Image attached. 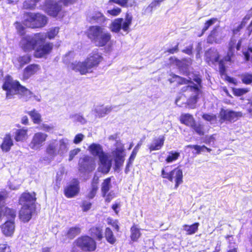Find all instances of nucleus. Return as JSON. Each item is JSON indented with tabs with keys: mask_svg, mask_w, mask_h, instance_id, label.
I'll return each mask as SVG.
<instances>
[{
	"mask_svg": "<svg viewBox=\"0 0 252 252\" xmlns=\"http://www.w3.org/2000/svg\"><path fill=\"white\" fill-rule=\"evenodd\" d=\"M36 210L33 205H24L20 208L18 216L20 220L24 223L29 222L32 219Z\"/></svg>",
	"mask_w": 252,
	"mask_h": 252,
	"instance_id": "nucleus-10",
	"label": "nucleus"
},
{
	"mask_svg": "<svg viewBox=\"0 0 252 252\" xmlns=\"http://www.w3.org/2000/svg\"><path fill=\"white\" fill-rule=\"evenodd\" d=\"M59 31V28L54 27L50 29L46 33L44 34L46 35V38L48 37L49 39H52L54 38V37L58 34Z\"/></svg>",
	"mask_w": 252,
	"mask_h": 252,
	"instance_id": "nucleus-47",
	"label": "nucleus"
},
{
	"mask_svg": "<svg viewBox=\"0 0 252 252\" xmlns=\"http://www.w3.org/2000/svg\"><path fill=\"white\" fill-rule=\"evenodd\" d=\"M39 0H31V2L30 3H28V1H25L23 4V6L25 8H30L32 9L35 6V3L38 2Z\"/></svg>",
	"mask_w": 252,
	"mask_h": 252,
	"instance_id": "nucleus-58",
	"label": "nucleus"
},
{
	"mask_svg": "<svg viewBox=\"0 0 252 252\" xmlns=\"http://www.w3.org/2000/svg\"><path fill=\"white\" fill-rule=\"evenodd\" d=\"M249 92V90L245 88L233 89V92L234 94L237 96H241Z\"/></svg>",
	"mask_w": 252,
	"mask_h": 252,
	"instance_id": "nucleus-53",
	"label": "nucleus"
},
{
	"mask_svg": "<svg viewBox=\"0 0 252 252\" xmlns=\"http://www.w3.org/2000/svg\"><path fill=\"white\" fill-rule=\"evenodd\" d=\"M80 183L76 178H74L71 182L64 188L63 193L68 198H73L77 196L80 192Z\"/></svg>",
	"mask_w": 252,
	"mask_h": 252,
	"instance_id": "nucleus-11",
	"label": "nucleus"
},
{
	"mask_svg": "<svg viewBox=\"0 0 252 252\" xmlns=\"http://www.w3.org/2000/svg\"><path fill=\"white\" fill-rule=\"evenodd\" d=\"M2 88L6 91L7 99H12L18 94L26 101L31 100L32 92L21 85L18 81L14 80L9 75L5 77Z\"/></svg>",
	"mask_w": 252,
	"mask_h": 252,
	"instance_id": "nucleus-1",
	"label": "nucleus"
},
{
	"mask_svg": "<svg viewBox=\"0 0 252 252\" xmlns=\"http://www.w3.org/2000/svg\"><path fill=\"white\" fill-rule=\"evenodd\" d=\"M3 234L6 237L13 235L15 230L14 221L6 220L0 226Z\"/></svg>",
	"mask_w": 252,
	"mask_h": 252,
	"instance_id": "nucleus-23",
	"label": "nucleus"
},
{
	"mask_svg": "<svg viewBox=\"0 0 252 252\" xmlns=\"http://www.w3.org/2000/svg\"><path fill=\"white\" fill-rule=\"evenodd\" d=\"M111 177L104 179L101 184V191L102 196H105L111 188Z\"/></svg>",
	"mask_w": 252,
	"mask_h": 252,
	"instance_id": "nucleus-40",
	"label": "nucleus"
},
{
	"mask_svg": "<svg viewBox=\"0 0 252 252\" xmlns=\"http://www.w3.org/2000/svg\"><path fill=\"white\" fill-rule=\"evenodd\" d=\"M138 150L136 149V147L134 148V149L132 150L130 156L127 160L126 168H125V173H127L129 171V167L132 165L133 160H134L137 153Z\"/></svg>",
	"mask_w": 252,
	"mask_h": 252,
	"instance_id": "nucleus-44",
	"label": "nucleus"
},
{
	"mask_svg": "<svg viewBox=\"0 0 252 252\" xmlns=\"http://www.w3.org/2000/svg\"><path fill=\"white\" fill-rule=\"evenodd\" d=\"M180 121L182 124L187 126H195L194 119L192 115L189 114H182L180 117Z\"/></svg>",
	"mask_w": 252,
	"mask_h": 252,
	"instance_id": "nucleus-31",
	"label": "nucleus"
},
{
	"mask_svg": "<svg viewBox=\"0 0 252 252\" xmlns=\"http://www.w3.org/2000/svg\"><path fill=\"white\" fill-rule=\"evenodd\" d=\"M244 55L246 61L252 62V48H249L247 51L244 52Z\"/></svg>",
	"mask_w": 252,
	"mask_h": 252,
	"instance_id": "nucleus-57",
	"label": "nucleus"
},
{
	"mask_svg": "<svg viewBox=\"0 0 252 252\" xmlns=\"http://www.w3.org/2000/svg\"><path fill=\"white\" fill-rule=\"evenodd\" d=\"M48 137L47 134L42 132L35 133L30 143V147L33 150H38L43 145Z\"/></svg>",
	"mask_w": 252,
	"mask_h": 252,
	"instance_id": "nucleus-13",
	"label": "nucleus"
},
{
	"mask_svg": "<svg viewBox=\"0 0 252 252\" xmlns=\"http://www.w3.org/2000/svg\"><path fill=\"white\" fill-rule=\"evenodd\" d=\"M40 69L39 65L32 64L28 65L26 67L23 73V78L24 79H28L32 75L37 73Z\"/></svg>",
	"mask_w": 252,
	"mask_h": 252,
	"instance_id": "nucleus-28",
	"label": "nucleus"
},
{
	"mask_svg": "<svg viewBox=\"0 0 252 252\" xmlns=\"http://www.w3.org/2000/svg\"><path fill=\"white\" fill-rule=\"evenodd\" d=\"M206 61L208 63H213L219 60V54L215 49H211L205 53Z\"/></svg>",
	"mask_w": 252,
	"mask_h": 252,
	"instance_id": "nucleus-34",
	"label": "nucleus"
},
{
	"mask_svg": "<svg viewBox=\"0 0 252 252\" xmlns=\"http://www.w3.org/2000/svg\"><path fill=\"white\" fill-rule=\"evenodd\" d=\"M183 91L186 93L187 95H190L188 100V104L189 107L190 108H194L199 93L198 87L196 85H189L184 87Z\"/></svg>",
	"mask_w": 252,
	"mask_h": 252,
	"instance_id": "nucleus-8",
	"label": "nucleus"
},
{
	"mask_svg": "<svg viewBox=\"0 0 252 252\" xmlns=\"http://www.w3.org/2000/svg\"><path fill=\"white\" fill-rule=\"evenodd\" d=\"M16 217V210L4 205H0V220L5 217L8 220L14 221Z\"/></svg>",
	"mask_w": 252,
	"mask_h": 252,
	"instance_id": "nucleus-19",
	"label": "nucleus"
},
{
	"mask_svg": "<svg viewBox=\"0 0 252 252\" xmlns=\"http://www.w3.org/2000/svg\"><path fill=\"white\" fill-rule=\"evenodd\" d=\"M92 205V203L84 200L82 202L81 207L83 212H87L91 208Z\"/></svg>",
	"mask_w": 252,
	"mask_h": 252,
	"instance_id": "nucleus-56",
	"label": "nucleus"
},
{
	"mask_svg": "<svg viewBox=\"0 0 252 252\" xmlns=\"http://www.w3.org/2000/svg\"><path fill=\"white\" fill-rule=\"evenodd\" d=\"M76 0H47L44 6V10L49 15L53 17L57 15L61 10V2L64 4L73 3Z\"/></svg>",
	"mask_w": 252,
	"mask_h": 252,
	"instance_id": "nucleus-7",
	"label": "nucleus"
},
{
	"mask_svg": "<svg viewBox=\"0 0 252 252\" xmlns=\"http://www.w3.org/2000/svg\"><path fill=\"white\" fill-rule=\"evenodd\" d=\"M236 40L232 38L229 43V50L227 55L219 63L220 72L221 74L225 72L226 64L230 62L231 57L233 55Z\"/></svg>",
	"mask_w": 252,
	"mask_h": 252,
	"instance_id": "nucleus-12",
	"label": "nucleus"
},
{
	"mask_svg": "<svg viewBox=\"0 0 252 252\" xmlns=\"http://www.w3.org/2000/svg\"><path fill=\"white\" fill-rule=\"evenodd\" d=\"M165 136L160 135L154 137L152 142L148 146L150 152L160 150L164 145Z\"/></svg>",
	"mask_w": 252,
	"mask_h": 252,
	"instance_id": "nucleus-22",
	"label": "nucleus"
},
{
	"mask_svg": "<svg viewBox=\"0 0 252 252\" xmlns=\"http://www.w3.org/2000/svg\"><path fill=\"white\" fill-rule=\"evenodd\" d=\"M107 222L108 225H111L117 232L120 231V226L119 225L118 220H113L111 218L107 219Z\"/></svg>",
	"mask_w": 252,
	"mask_h": 252,
	"instance_id": "nucleus-48",
	"label": "nucleus"
},
{
	"mask_svg": "<svg viewBox=\"0 0 252 252\" xmlns=\"http://www.w3.org/2000/svg\"><path fill=\"white\" fill-rule=\"evenodd\" d=\"M167 166L162 168L161 171V176L163 179H166L171 182H174V189H177L180 185L183 182V173L181 169L176 167L169 172H167L165 169Z\"/></svg>",
	"mask_w": 252,
	"mask_h": 252,
	"instance_id": "nucleus-5",
	"label": "nucleus"
},
{
	"mask_svg": "<svg viewBox=\"0 0 252 252\" xmlns=\"http://www.w3.org/2000/svg\"><path fill=\"white\" fill-rule=\"evenodd\" d=\"M223 37L224 36L222 34V32L215 28L211 32V33L208 36L207 41L211 43H219L222 40Z\"/></svg>",
	"mask_w": 252,
	"mask_h": 252,
	"instance_id": "nucleus-26",
	"label": "nucleus"
},
{
	"mask_svg": "<svg viewBox=\"0 0 252 252\" xmlns=\"http://www.w3.org/2000/svg\"><path fill=\"white\" fill-rule=\"evenodd\" d=\"M80 151L79 149H74L70 151L69 153V160L71 161L73 159L74 157L78 154V153Z\"/></svg>",
	"mask_w": 252,
	"mask_h": 252,
	"instance_id": "nucleus-64",
	"label": "nucleus"
},
{
	"mask_svg": "<svg viewBox=\"0 0 252 252\" xmlns=\"http://www.w3.org/2000/svg\"><path fill=\"white\" fill-rule=\"evenodd\" d=\"M199 226V222H194L191 225L184 224L183 227L184 230L186 232V234L191 235L198 231Z\"/></svg>",
	"mask_w": 252,
	"mask_h": 252,
	"instance_id": "nucleus-39",
	"label": "nucleus"
},
{
	"mask_svg": "<svg viewBox=\"0 0 252 252\" xmlns=\"http://www.w3.org/2000/svg\"><path fill=\"white\" fill-rule=\"evenodd\" d=\"M27 113L30 116L34 124L39 125L42 122L40 114L35 109L28 111Z\"/></svg>",
	"mask_w": 252,
	"mask_h": 252,
	"instance_id": "nucleus-41",
	"label": "nucleus"
},
{
	"mask_svg": "<svg viewBox=\"0 0 252 252\" xmlns=\"http://www.w3.org/2000/svg\"><path fill=\"white\" fill-rule=\"evenodd\" d=\"M42 34L45 36L44 39L39 44L36 45L34 49V56L36 58H42L49 54L53 49V44L51 43H45L46 35L44 33Z\"/></svg>",
	"mask_w": 252,
	"mask_h": 252,
	"instance_id": "nucleus-9",
	"label": "nucleus"
},
{
	"mask_svg": "<svg viewBox=\"0 0 252 252\" xmlns=\"http://www.w3.org/2000/svg\"><path fill=\"white\" fill-rule=\"evenodd\" d=\"M84 136L81 133L77 134L74 137L73 142L75 144H78L82 141Z\"/></svg>",
	"mask_w": 252,
	"mask_h": 252,
	"instance_id": "nucleus-63",
	"label": "nucleus"
},
{
	"mask_svg": "<svg viewBox=\"0 0 252 252\" xmlns=\"http://www.w3.org/2000/svg\"><path fill=\"white\" fill-rule=\"evenodd\" d=\"M13 145V142L11 135L9 134L5 135L3 139L0 147L3 152H8Z\"/></svg>",
	"mask_w": 252,
	"mask_h": 252,
	"instance_id": "nucleus-29",
	"label": "nucleus"
},
{
	"mask_svg": "<svg viewBox=\"0 0 252 252\" xmlns=\"http://www.w3.org/2000/svg\"><path fill=\"white\" fill-rule=\"evenodd\" d=\"M130 238L131 240L134 242H137L138 239L141 236L140 229L137 227V225L133 224L130 228Z\"/></svg>",
	"mask_w": 252,
	"mask_h": 252,
	"instance_id": "nucleus-37",
	"label": "nucleus"
},
{
	"mask_svg": "<svg viewBox=\"0 0 252 252\" xmlns=\"http://www.w3.org/2000/svg\"><path fill=\"white\" fill-rule=\"evenodd\" d=\"M24 24L29 28H42L47 24L46 16L39 13H27L24 16Z\"/></svg>",
	"mask_w": 252,
	"mask_h": 252,
	"instance_id": "nucleus-3",
	"label": "nucleus"
},
{
	"mask_svg": "<svg viewBox=\"0 0 252 252\" xmlns=\"http://www.w3.org/2000/svg\"><path fill=\"white\" fill-rule=\"evenodd\" d=\"M27 137V130L23 128L17 129L15 132L14 139L18 141H22Z\"/></svg>",
	"mask_w": 252,
	"mask_h": 252,
	"instance_id": "nucleus-42",
	"label": "nucleus"
},
{
	"mask_svg": "<svg viewBox=\"0 0 252 252\" xmlns=\"http://www.w3.org/2000/svg\"><path fill=\"white\" fill-rule=\"evenodd\" d=\"M132 16L130 14L127 13L125 19L117 18L115 19L110 25V29L113 32H118L121 30L126 33L129 31V27L131 25Z\"/></svg>",
	"mask_w": 252,
	"mask_h": 252,
	"instance_id": "nucleus-6",
	"label": "nucleus"
},
{
	"mask_svg": "<svg viewBox=\"0 0 252 252\" xmlns=\"http://www.w3.org/2000/svg\"><path fill=\"white\" fill-rule=\"evenodd\" d=\"M79 165L80 169L92 171L95 169V159L93 157L86 155L80 159Z\"/></svg>",
	"mask_w": 252,
	"mask_h": 252,
	"instance_id": "nucleus-17",
	"label": "nucleus"
},
{
	"mask_svg": "<svg viewBox=\"0 0 252 252\" xmlns=\"http://www.w3.org/2000/svg\"><path fill=\"white\" fill-rule=\"evenodd\" d=\"M86 60L89 64L92 65L91 67L93 69L96 67L102 61V57L97 51H94L89 55Z\"/></svg>",
	"mask_w": 252,
	"mask_h": 252,
	"instance_id": "nucleus-25",
	"label": "nucleus"
},
{
	"mask_svg": "<svg viewBox=\"0 0 252 252\" xmlns=\"http://www.w3.org/2000/svg\"><path fill=\"white\" fill-rule=\"evenodd\" d=\"M81 232V229L78 226L70 227L65 233V236L68 239L72 240Z\"/></svg>",
	"mask_w": 252,
	"mask_h": 252,
	"instance_id": "nucleus-35",
	"label": "nucleus"
},
{
	"mask_svg": "<svg viewBox=\"0 0 252 252\" xmlns=\"http://www.w3.org/2000/svg\"><path fill=\"white\" fill-rule=\"evenodd\" d=\"M218 21L216 18H213L206 21L204 24V27L202 29L203 32H206L211 26L213 25Z\"/></svg>",
	"mask_w": 252,
	"mask_h": 252,
	"instance_id": "nucleus-49",
	"label": "nucleus"
},
{
	"mask_svg": "<svg viewBox=\"0 0 252 252\" xmlns=\"http://www.w3.org/2000/svg\"><path fill=\"white\" fill-rule=\"evenodd\" d=\"M187 75L188 76V79H185L178 75L174 74L173 75L172 78H169L168 80L171 83L177 82L179 84H187L188 82L191 81L192 80L196 82L198 85L200 84L201 80L199 76L191 73H188Z\"/></svg>",
	"mask_w": 252,
	"mask_h": 252,
	"instance_id": "nucleus-15",
	"label": "nucleus"
},
{
	"mask_svg": "<svg viewBox=\"0 0 252 252\" xmlns=\"http://www.w3.org/2000/svg\"><path fill=\"white\" fill-rule=\"evenodd\" d=\"M46 153L52 156H54L56 155V146L53 144H49L46 149Z\"/></svg>",
	"mask_w": 252,
	"mask_h": 252,
	"instance_id": "nucleus-51",
	"label": "nucleus"
},
{
	"mask_svg": "<svg viewBox=\"0 0 252 252\" xmlns=\"http://www.w3.org/2000/svg\"><path fill=\"white\" fill-rule=\"evenodd\" d=\"M88 37L93 39L96 44L100 47L106 45L108 51L112 50L113 42L111 34L104 28L99 26L91 27L88 31Z\"/></svg>",
	"mask_w": 252,
	"mask_h": 252,
	"instance_id": "nucleus-2",
	"label": "nucleus"
},
{
	"mask_svg": "<svg viewBox=\"0 0 252 252\" xmlns=\"http://www.w3.org/2000/svg\"><path fill=\"white\" fill-rule=\"evenodd\" d=\"M93 18L97 22H101L104 20V17L102 13L98 12L93 16Z\"/></svg>",
	"mask_w": 252,
	"mask_h": 252,
	"instance_id": "nucleus-61",
	"label": "nucleus"
},
{
	"mask_svg": "<svg viewBox=\"0 0 252 252\" xmlns=\"http://www.w3.org/2000/svg\"><path fill=\"white\" fill-rule=\"evenodd\" d=\"M129 0H109V2L115 3L122 7H126L128 6Z\"/></svg>",
	"mask_w": 252,
	"mask_h": 252,
	"instance_id": "nucleus-55",
	"label": "nucleus"
},
{
	"mask_svg": "<svg viewBox=\"0 0 252 252\" xmlns=\"http://www.w3.org/2000/svg\"><path fill=\"white\" fill-rule=\"evenodd\" d=\"M242 82L246 84L252 83V74L246 73L241 76Z\"/></svg>",
	"mask_w": 252,
	"mask_h": 252,
	"instance_id": "nucleus-50",
	"label": "nucleus"
},
{
	"mask_svg": "<svg viewBox=\"0 0 252 252\" xmlns=\"http://www.w3.org/2000/svg\"><path fill=\"white\" fill-rule=\"evenodd\" d=\"M90 153L94 157H99L104 152L101 146L98 144L93 143L89 147Z\"/></svg>",
	"mask_w": 252,
	"mask_h": 252,
	"instance_id": "nucleus-38",
	"label": "nucleus"
},
{
	"mask_svg": "<svg viewBox=\"0 0 252 252\" xmlns=\"http://www.w3.org/2000/svg\"><path fill=\"white\" fill-rule=\"evenodd\" d=\"M36 194L34 192L30 193L28 191L23 192L20 196L18 203L22 206L25 205H35L36 201Z\"/></svg>",
	"mask_w": 252,
	"mask_h": 252,
	"instance_id": "nucleus-18",
	"label": "nucleus"
},
{
	"mask_svg": "<svg viewBox=\"0 0 252 252\" xmlns=\"http://www.w3.org/2000/svg\"><path fill=\"white\" fill-rule=\"evenodd\" d=\"M252 17V8L248 11L247 14L243 18L240 24L244 27Z\"/></svg>",
	"mask_w": 252,
	"mask_h": 252,
	"instance_id": "nucleus-52",
	"label": "nucleus"
},
{
	"mask_svg": "<svg viewBox=\"0 0 252 252\" xmlns=\"http://www.w3.org/2000/svg\"><path fill=\"white\" fill-rule=\"evenodd\" d=\"M89 233L91 237L95 240L101 241L103 238V232L102 227L100 226H93L89 229Z\"/></svg>",
	"mask_w": 252,
	"mask_h": 252,
	"instance_id": "nucleus-30",
	"label": "nucleus"
},
{
	"mask_svg": "<svg viewBox=\"0 0 252 252\" xmlns=\"http://www.w3.org/2000/svg\"><path fill=\"white\" fill-rule=\"evenodd\" d=\"M104 237L106 241L111 245H114L117 242V239L113 231L109 227L105 229Z\"/></svg>",
	"mask_w": 252,
	"mask_h": 252,
	"instance_id": "nucleus-36",
	"label": "nucleus"
},
{
	"mask_svg": "<svg viewBox=\"0 0 252 252\" xmlns=\"http://www.w3.org/2000/svg\"><path fill=\"white\" fill-rule=\"evenodd\" d=\"M121 12V9L119 7L115 8L112 10H108L107 11V13L112 16H117Z\"/></svg>",
	"mask_w": 252,
	"mask_h": 252,
	"instance_id": "nucleus-62",
	"label": "nucleus"
},
{
	"mask_svg": "<svg viewBox=\"0 0 252 252\" xmlns=\"http://www.w3.org/2000/svg\"><path fill=\"white\" fill-rule=\"evenodd\" d=\"M116 107V106L96 105L94 107L92 110V113L96 117L102 118L110 113Z\"/></svg>",
	"mask_w": 252,
	"mask_h": 252,
	"instance_id": "nucleus-16",
	"label": "nucleus"
},
{
	"mask_svg": "<svg viewBox=\"0 0 252 252\" xmlns=\"http://www.w3.org/2000/svg\"><path fill=\"white\" fill-rule=\"evenodd\" d=\"M69 118L73 122L78 123L80 125H85L87 122L86 119L80 113L71 114Z\"/></svg>",
	"mask_w": 252,
	"mask_h": 252,
	"instance_id": "nucleus-43",
	"label": "nucleus"
},
{
	"mask_svg": "<svg viewBox=\"0 0 252 252\" xmlns=\"http://www.w3.org/2000/svg\"><path fill=\"white\" fill-rule=\"evenodd\" d=\"M186 148L194 149V151H192V153L195 155H199L202 152L205 151L208 153H210L212 151L211 149L204 145L201 146L198 145H188L186 146Z\"/></svg>",
	"mask_w": 252,
	"mask_h": 252,
	"instance_id": "nucleus-32",
	"label": "nucleus"
},
{
	"mask_svg": "<svg viewBox=\"0 0 252 252\" xmlns=\"http://www.w3.org/2000/svg\"><path fill=\"white\" fill-rule=\"evenodd\" d=\"M0 252H11L10 247L7 244H0Z\"/></svg>",
	"mask_w": 252,
	"mask_h": 252,
	"instance_id": "nucleus-59",
	"label": "nucleus"
},
{
	"mask_svg": "<svg viewBox=\"0 0 252 252\" xmlns=\"http://www.w3.org/2000/svg\"><path fill=\"white\" fill-rule=\"evenodd\" d=\"M31 60V56L29 55L17 56L13 59L14 66L18 68H21L24 65L28 63Z\"/></svg>",
	"mask_w": 252,
	"mask_h": 252,
	"instance_id": "nucleus-24",
	"label": "nucleus"
},
{
	"mask_svg": "<svg viewBox=\"0 0 252 252\" xmlns=\"http://www.w3.org/2000/svg\"><path fill=\"white\" fill-rule=\"evenodd\" d=\"M124 149L122 148H117L113 151L112 154L114 158L115 169L120 168L125 161Z\"/></svg>",
	"mask_w": 252,
	"mask_h": 252,
	"instance_id": "nucleus-20",
	"label": "nucleus"
},
{
	"mask_svg": "<svg viewBox=\"0 0 252 252\" xmlns=\"http://www.w3.org/2000/svg\"><path fill=\"white\" fill-rule=\"evenodd\" d=\"M91 65L86 60L84 62L72 63L68 65V67L84 75L92 71Z\"/></svg>",
	"mask_w": 252,
	"mask_h": 252,
	"instance_id": "nucleus-14",
	"label": "nucleus"
},
{
	"mask_svg": "<svg viewBox=\"0 0 252 252\" xmlns=\"http://www.w3.org/2000/svg\"><path fill=\"white\" fill-rule=\"evenodd\" d=\"M180 156V154L178 152L170 151L168 155L165 158V161L167 163H171L177 160Z\"/></svg>",
	"mask_w": 252,
	"mask_h": 252,
	"instance_id": "nucleus-45",
	"label": "nucleus"
},
{
	"mask_svg": "<svg viewBox=\"0 0 252 252\" xmlns=\"http://www.w3.org/2000/svg\"><path fill=\"white\" fill-rule=\"evenodd\" d=\"M220 116L223 120L235 121L239 116V113L229 110L221 109Z\"/></svg>",
	"mask_w": 252,
	"mask_h": 252,
	"instance_id": "nucleus-27",
	"label": "nucleus"
},
{
	"mask_svg": "<svg viewBox=\"0 0 252 252\" xmlns=\"http://www.w3.org/2000/svg\"><path fill=\"white\" fill-rule=\"evenodd\" d=\"M98 157L101 164L100 166L101 172L104 174H107L111 167V160L109 159L108 155L104 152Z\"/></svg>",
	"mask_w": 252,
	"mask_h": 252,
	"instance_id": "nucleus-21",
	"label": "nucleus"
},
{
	"mask_svg": "<svg viewBox=\"0 0 252 252\" xmlns=\"http://www.w3.org/2000/svg\"><path fill=\"white\" fill-rule=\"evenodd\" d=\"M217 134H213L210 136H206L203 140V142L207 145L214 144L217 138Z\"/></svg>",
	"mask_w": 252,
	"mask_h": 252,
	"instance_id": "nucleus-46",
	"label": "nucleus"
},
{
	"mask_svg": "<svg viewBox=\"0 0 252 252\" xmlns=\"http://www.w3.org/2000/svg\"><path fill=\"white\" fill-rule=\"evenodd\" d=\"M194 130L200 136L204 135L205 133H208L209 129L207 131L203 129V127H193Z\"/></svg>",
	"mask_w": 252,
	"mask_h": 252,
	"instance_id": "nucleus-60",
	"label": "nucleus"
},
{
	"mask_svg": "<svg viewBox=\"0 0 252 252\" xmlns=\"http://www.w3.org/2000/svg\"><path fill=\"white\" fill-rule=\"evenodd\" d=\"M42 33H37L33 35H26L20 41L21 48L26 52L34 50L36 45L39 44L44 39Z\"/></svg>",
	"mask_w": 252,
	"mask_h": 252,
	"instance_id": "nucleus-4",
	"label": "nucleus"
},
{
	"mask_svg": "<svg viewBox=\"0 0 252 252\" xmlns=\"http://www.w3.org/2000/svg\"><path fill=\"white\" fill-rule=\"evenodd\" d=\"M99 180L97 178L96 179H93L91 182V188L90 189L87 197L89 199H93L96 195L97 190L98 189V184Z\"/></svg>",
	"mask_w": 252,
	"mask_h": 252,
	"instance_id": "nucleus-33",
	"label": "nucleus"
},
{
	"mask_svg": "<svg viewBox=\"0 0 252 252\" xmlns=\"http://www.w3.org/2000/svg\"><path fill=\"white\" fill-rule=\"evenodd\" d=\"M202 117L205 120L210 122L211 124L216 122L217 119L216 116L215 115L207 114H204Z\"/></svg>",
	"mask_w": 252,
	"mask_h": 252,
	"instance_id": "nucleus-54",
	"label": "nucleus"
}]
</instances>
